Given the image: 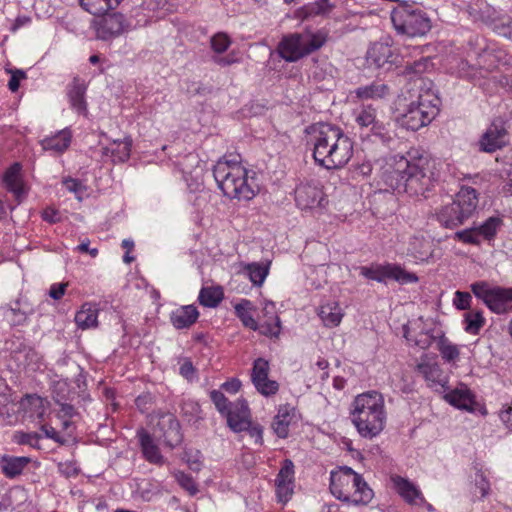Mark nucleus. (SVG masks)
<instances>
[{
    "label": "nucleus",
    "instance_id": "obj_1",
    "mask_svg": "<svg viewBox=\"0 0 512 512\" xmlns=\"http://www.w3.org/2000/svg\"><path fill=\"white\" fill-rule=\"evenodd\" d=\"M439 163L429 155L411 150L407 156L396 155L389 164L386 182L391 188L410 196H425L438 181Z\"/></svg>",
    "mask_w": 512,
    "mask_h": 512
},
{
    "label": "nucleus",
    "instance_id": "obj_2",
    "mask_svg": "<svg viewBox=\"0 0 512 512\" xmlns=\"http://www.w3.org/2000/svg\"><path fill=\"white\" fill-rule=\"evenodd\" d=\"M317 164L331 170L345 166L353 155V143L338 126L318 123L307 129Z\"/></svg>",
    "mask_w": 512,
    "mask_h": 512
},
{
    "label": "nucleus",
    "instance_id": "obj_3",
    "mask_svg": "<svg viewBox=\"0 0 512 512\" xmlns=\"http://www.w3.org/2000/svg\"><path fill=\"white\" fill-rule=\"evenodd\" d=\"M350 416L361 437H377L384 430L387 420L383 395L377 391L357 395L352 403Z\"/></svg>",
    "mask_w": 512,
    "mask_h": 512
},
{
    "label": "nucleus",
    "instance_id": "obj_4",
    "mask_svg": "<svg viewBox=\"0 0 512 512\" xmlns=\"http://www.w3.org/2000/svg\"><path fill=\"white\" fill-rule=\"evenodd\" d=\"M213 176L218 188L230 199L251 200L256 195L248 182V170L236 158L220 159L214 165Z\"/></svg>",
    "mask_w": 512,
    "mask_h": 512
},
{
    "label": "nucleus",
    "instance_id": "obj_5",
    "mask_svg": "<svg viewBox=\"0 0 512 512\" xmlns=\"http://www.w3.org/2000/svg\"><path fill=\"white\" fill-rule=\"evenodd\" d=\"M330 491L340 501L353 505H367L374 495L362 475L348 466L331 473Z\"/></svg>",
    "mask_w": 512,
    "mask_h": 512
},
{
    "label": "nucleus",
    "instance_id": "obj_6",
    "mask_svg": "<svg viewBox=\"0 0 512 512\" xmlns=\"http://www.w3.org/2000/svg\"><path fill=\"white\" fill-rule=\"evenodd\" d=\"M326 41L327 33L323 30L291 33L283 36L278 44L277 52L285 61L296 62L319 50Z\"/></svg>",
    "mask_w": 512,
    "mask_h": 512
},
{
    "label": "nucleus",
    "instance_id": "obj_7",
    "mask_svg": "<svg viewBox=\"0 0 512 512\" xmlns=\"http://www.w3.org/2000/svg\"><path fill=\"white\" fill-rule=\"evenodd\" d=\"M439 105L440 99L430 91L419 93L416 100L406 105L399 116V122L407 130L418 131L438 115Z\"/></svg>",
    "mask_w": 512,
    "mask_h": 512
},
{
    "label": "nucleus",
    "instance_id": "obj_8",
    "mask_svg": "<svg viewBox=\"0 0 512 512\" xmlns=\"http://www.w3.org/2000/svg\"><path fill=\"white\" fill-rule=\"evenodd\" d=\"M391 21L399 34L423 36L431 29V20L420 8L402 1L391 12Z\"/></svg>",
    "mask_w": 512,
    "mask_h": 512
},
{
    "label": "nucleus",
    "instance_id": "obj_9",
    "mask_svg": "<svg viewBox=\"0 0 512 512\" xmlns=\"http://www.w3.org/2000/svg\"><path fill=\"white\" fill-rule=\"evenodd\" d=\"M471 292L493 313H512V287L492 285L481 280L470 285Z\"/></svg>",
    "mask_w": 512,
    "mask_h": 512
},
{
    "label": "nucleus",
    "instance_id": "obj_10",
    "mask_svg": "<svg viewBox=\"0 0 512 512\" xmlns=\"http://www.w3.org/2000/svg\"><path fill=\"white\" fill-rule=\"evenodd\" d=\"M360 274L367 279L377 282H386L389 279L395 280L400 284L416 283L418 276L413 272H408L398 264H377L371 266H363Z\"/></svg>",
    "mask_w": 512,
    "mask_h": 512
},
{
    "label": "nucleus",
    "instance_id": "obj_11",
    "mask_svg": "<svg viewBox=\"0 0 512 512\" xmlns=\"http://www.w3.org/2000/svg\"><path fill=\"white\" fill-rule=\"evenodd\" d=\"M355 122L362 130H367V137H374L382 143H389L392 140L389 129L377 119V111L371 105H363L354 113Z\"/></svg>",
    "mask_w": 512,
    "mask_h": 512
},
{
    "label": "nucleus",
    "instance_id": "obj_12",
    "mask_svg": "<svg viewBox=\"0 0 512 512\" xmlns=\"http://www.w3.org/2000/svg\"><path fill=\"white\" fill-rule=\"evenodd\" d=\"M366 63L369 67L388 71L401 63L399 54L386 42H375L367 50Z\"/></svg>",
    "mask_w": 512,
    "mask_h": 512
},
{
    "label": "nucleus",
    "instance_id": "obj_13",
    "mask_svg": "<svg viewBox=\"0 0 512 512\" xmlns=\"http://www.w3.org/2000/svg\"><path fill=\"white\" fill-rule=\"evenodd\" d=\"M94 21V29L98 39L107 41L120 36L128 28V23L123 14L104 13Z\"/></svg>",
    "mask_w": 512,
    "mask_h": 512
},
{
    "label": "nucleus",
    "instance_id": "obj_14",
    "mask_svg": "<svg viewBox=\"0 0 512 512\" xmlns=\"http://www.w3.org/2000/svg\"><path fill=\"white\" fill-rule=\"evenodd\" d=\"M270 365L264 358H257L253 362L251 381L257 392L265 397L273 396L279 391V383L268 378Z\"/></svg>",
    "mask_w": 512,
    "mask_h": 512
},
{
    "label": "nucleus",
    "instance_id": "obj_15",
    "mask_svg": "<svg viewBox=\"0 0 512 512\" xmlns=\"http://www.w3.org/2000/svg\"><path fill=\"white\" fill-rule=\"evenodd\" d=\"M294 463L290 459H285L276 476V496L278 502L286 504L294 493Z\"/></svg>",
    "mask_w": 512,
    "mask_h": 512
},
{
    "label": "nucleus",
    "instance_id": "obj_16",
    "mask_svg": "<svg viewBox=\"0 0 512 512\" xmlns=\"http://www.w3.org/2000/svg\"><path fill=\"white\" fill-rule=\"evenodd\" d=\"M324 193L315 183H301L295 189V201L300 209H313L323 206Z\"/></svg>",
    "mask_w": 512,
    "mask_h": 512
},
{
    "label": "nucleus",
    "instance_id": "obj_17",
    "mask_svg": "<svg viewBox=\"0 0 512 512\" xmlns=\"http://www.w3.org/2000/svg\"><path fill=\"white\" fill-rule=\"evenodd\" d=\"M224 417L227 419V424L232 431L239 433L246 430L251 422V412L247 401L237 399Z\"/></svg>",
    "mask_w": 512,
    "mask_h": 512
},
{
    "label": "nucleus",
    "instance_id": "obj_18",
    "mask_svg": "<svg viewBox=\"0 0 512 512\" xmlns=\"http://www.w3.org/2000/svg\"><path fill=\"white\" fill-rule=\"evenodd\" d=\"M507 130L503 125L493 122L479 140L480 151L493 153L507 144Z\"/></svg>",
    "mask_w": 512,
    "mask_h": 512
},
{
    "label": "nucleus",
    "instance_id": "obj_19",
    "mask_svg": "<svg viewBox=\"0 0 512 512\" xmlns=\"http://www.w3.org/2000/svg\"><path fill=\"white\" fill-rule=\"evenodd\" d=\"M86 90V84L78 77H75L67 87V97L70 108L83 117H87L89 114L88 105L85 99Z\"/></svg>",
    "mask_w": 512,
    "mask_h": 512
},
{
    "label": "nucleus",
    "instance_id": "obj_20",
    "mask_svg": "<svg viewBox=\"0 0 512 512\" xmlns=\"http://www.w3.org/2000/svg\"><path fill=\"white\" fill-rule=\"evenodd\" d=\"M6 189L13 194L15 200L21 203L27 196L28 189L21 176V166L13 164L7 169L3 178Z\"/></svg>",
    "mask_w": 512,
    "mask_h": 512
},
{
    "label": "nucleus",
    "instance_id": "obj_21",
    "mask_svg": "<svg viewBox=\"0 0 512 512\" xmlns=\"http://www.w3.org/2000/svg\"><path fill=\"white\" fill-rule=\"evenodd\" d=\"M34 313L33 307L22 298L16 299L4 308V316L12 326H22L28 321V317Z\"/></svg>",
    "mask_w": 512,
    "mask_h": 512
},
{
    "label": "nucleus",
    "instance_id": "obj_22",
    "mask_svg": "<svg viewBox=\"0 0 512 512\" xmlns=\"http://www.w3.org/2000/svg\"><path fill=\"white\" fill-rule=\"evenodd\" d=\"M137 438L145 460L151 464L163 465L165 459L161 454L159 447L154 442L152 436L144 428H140L137 431Z\"/></svg>",
    "mask_w": 512,
    "mask_h": 512
},
{
    "label": "nucleus",
    "instance_id": "obj_23",
    "mask_svg": "<svg viewBox=\"0 0 512 512\" xmlns=\"http://www.w3.org/2000/svg\"><path fill=\"white\" fill-rule=\"evenodd\" d=\"M71 141V130L69 128H64L60 131H57L53 135L44 137L42 140H40V145L45 151L62 154L69 148Z\"/></svg>",
    "mask_w": 512,
    "mask_h": 512
},
{
    "label": "nucleus",
    "instance_id": "obj_24",
    "mask_svg": "<svg viewBox=\"0 0 512 512\" xmlns=\"http://www.w3.org/2000/svg\"><path fill=\"white\" fill-rule=\"evenodd\" d=\"M417 370L425 378L429 387L445 390L447 378L438 363L422 362L417 365Z\"/></svg>",
    "mask_w": 512,
    "mask_h": 512
},
{
    "label": "nucleus",
    "instance_id": "obj_25",
    "mask_svg": "<svg viewBox=\"0 0 512 512\" xmlns=\"http://www.w3.org/2000/svg\"><path fill=\"white\" fill-rule=\"evenodd\" d=\"M295 416V408L289 404H282L278 407L277 414L272 422L274 433L282 439L288 437L289 426Z\"/></svg>",
    "mask_w": 512,
    "mask_h": 512
},
{
    "label": "nucleus",
    "instance_id": "obj_26",
    "mask_svg": "<svg viewBox=\"0 0 512 512\" xmlns=\"http://www.w3.org/2000/svg\"><path fill=\"white\" fill-rule=\"evenodd\" d=\"M394 486L399 495L411 505H421L425 503V499L421 491L409 480L395 476L392 478Z\"/></svg>",
    "mask_w": 512,
    "mask_h": 512
},
{
    "label": "nucleus",
    "instance_id": "obj_27",
    "mask_svg": "<svg viewBox=\"0 0 512 512\" xmlns=\"http://www.w3.org/2000/svg\"><path fill=\"white\" fill-rule=\"evenodd\" d=\"M453 202L459 204L460 213L466 219L470 218L475 212L478 205L477 191L468 186H462L460 191L456 194Z\"/></svg>",
    "mask_w": 512,
    "mask_h": 512
},
{
    "label": "nucleus",
    "instance_id": "obj_28",
    "mask_svg": "<svg viewBox=\"0 0 512 512\" xmlns=\"http://www.w3.org/2000/svg\"><path fill=\"white\" fill-rule=\"evenodd\" d=\"M444 399L459 409L467 411L474 410V395L465 385H461L460 387L446 393Z\"/></svg>",
    "mask_w": 512,
    "mask_h": 512
},
{
    "label": "nucleus",
    "instance_id": "obj_29",
    "mask_svg": "<svg viewBox=\"0 0 512 512\" xmlns=\"http://www.w3.org/2000/svg\"><path fill=\"white\" fill-rule=\"evenodd\" d=\"M199 317V311L194 305L181 306L170 314V321L176 329L192 326Z\"/></svg>",
    "mask_w": 512,
    "mask_h": 512
},
{
    "label": "nucleus",
    "instance_id": "obj_30",
    "mask_svg": "<svg viewBox=\"0 0 512 512\" xmlns=\"http://www.w3.org/2000/svg\"><path fill=\"white\" fill-rule=\"evenodd\" d=\"M459 204H455L453 201L450 204L443 206L437 213V219L441 226L449 229L456 228L462 225L466 219L465 216L461 215V211L458 208Z\"/></svg>",
    "mask_w": 512,
    "mask_h": 512
},
{
    "label": "nucleus",
    "instance_id": "obj_31",
    "mask_svg": "<svg viewBox=\"0 0 512 512\" xmlns=\"http://www.w3.org/2000/svg\"><path fill=\"white\" fill-rule=\"evenodd\" d=\"M132 139L126 137L123 140H114L103 149V155L110 157L113 163L126 162L131 153Z\"/></svg>",
    "mask_w": 512,
    "mask_h": 512
},
{
    "label": "nucleus",
    "instance_id": "obj_32",
    "mask_svg": "<svg viewBox=\"0 0 512 512\" xmlns=\"http://www.w3.org/2000/svg\"><path fill=\"white\" fill-rule=\"evenodd\" d=\"M354 94L360 100H381L390 94V87L381 81H373L356 88Z\"/></svg>",
    "mask_w": 512,
    "mask_h": 512
},
{
    "label": "nucleus",
    "instance_id": "obj_33",
    "mask_svg": "<svg viewBox=\"0 0 512 512\" xmlns=\"http://www.w3.org/2000/svg\"><path fill=\"white\" fill-rule=\"evenodd\" d=\"M333 7L329 0H317L295 10L294 17L303 21L316 16H325L331 12Z\"/></svg>",
    "mask_w": 512,
    "mask_h": 512
},
{
    "label": "nucleus",
    "instance_id": "obj_34",
    "mask_svg": "<svg viewBox=\"0 0 512 512\" xmlns=\"http://www.w3.org/2000/svg\"><path fill=\"white\" fill-rule=\"evenodd\" d=\"M31 462L29 457L4 455L0 458L1 472L9 479L19 476Z\"/></svg>",
    "mask_w": 512,
    "mask_h": 512
},
{
    "label": "nucleus",
    "instance_id": "obj_35",
    "mask_svg": "<svg viewBox=\"0 0 512 512\" xmlns=\"http://www.w3.org/2000/svg\"><path fill=\"white\" fill-rule=\"evenodd\" d=\"M318 315L327 327H336L343 318V312L338 302L329 301L319 307Z\"/></svg>",
    "mask_w": 512,
    "mask_h": 512
},
{
    "label": "nucleus",
    "instance_id": "obj_36",
    "mask_svg": "<svg viewBox=\"0 0 512 512\" xmlns=\"http://www.w3.org/2000/svg\"><path fill=\"white\" fill-rule=\"evenodd\" d=\"M75 323L82 330L98 325V309L96 305L85 303L75 315Z\"/></svg>",
    "mask_w": 512,
    "mask_h": 512
},
{
    "label": "nucleus",
    "instance_id": "obj_37",
    "mask_svg": "<svg viewBox=\"0 0 512 512\" xmlns=\"http://www.w3.org/2000/svg\"><path fill=\"white\" fill-rule=\"evenodd\" d=\"M21 409L32 418L43 419L45 415L44 399L36 394H27L20 401Z\"/></svg>",
    "mask_w": 512,
    "mask_h": 512
},
{
    "label": "nucleus",
    "instance_id": "obj_38",
    "mask_svg": "<svg viewBox=\"0 0 512 512\" xmlns=\"http://www.w3.org/2000/svg\"><path fill=\"white\" fill-rule=\"evenodd\" d=\"M431 243L423 237L414 236L409 241L408 254L417 261H428L432 257Z\"/></svg>",
    "mask_w": 512,
    "mask_h": 512
},
{
    "label": "nucleus",
    "instance_id": "obj_39",
    "mask_svg": "<svg viewBox=\"0 0 512 512\" xmlns=\"http://www.w3.org/2000/svg\"><path fill=\"white\" fill-rule=\"evenodd\" d=\"M437 349L446 363H454L459 359L460 350L453 344L443 332L438 335Z\"/></svg>",
    "mask_w": 512,
    "mask_h": 512
},
{
    "label": "nucleus",
    "instance_id": "obj_40",
    "mask_svg": "<svg viewBox=\"0 0 512 512\" xmlns=\"http://www.w3.org/2000/svg\"><path fill=\"white\" fill-rule=\"evenodd\" d=\"M123 0H80V6L92 15L116 9Z\"/></svg>",
    "mask_w": 512,
    "mask_h": 512
},
{
    "label": "nucleus",
    "instance_id": "obj_41",
    "mask_svg": "<svg viewBox=\"0 0 512 512\" xmlns=\"http://www.w3.org/2000/svg\"><path fill=\"white\" fill-rule=\"evenodd\" d=\"M224 298L223 289L220 286L203 287L198 295L199 303L204 307H217Z\"/></svg>",
    "mask_w": 512,
    "mask_h": 512
},
{
    "label": "nucleus",
    "instance_id": "obj_42",
    "mask_svg": "<svg viewBox=\"0 0 512 512\" xmlns=\"http://www.w3.org/2000/svg\"><path fill=\"white\" fill-rule=\"evenodd\" d=\"M252 308L253 307H252L251 301H249L247 299L241 300L234 307L235 313H236L237 317L240 319V321L242 322V324L245 327H247L253 331H257L259 328V324L254 319V317L251 313Z\"/></svg>",
    "mask_w": 512,
    "mask_h": 512
},
{
    "label": "nucleus",
    "instance_id": "obj_43",
    "mask_svg": "<svg viewBox=\"0 0 512 512\" xmlns=\"http://www.w3.org/2000/svg\"><path fill=\"white\" fill-rule=\"evenodd\" d=\"M485 323L486 320L481 310H470L463 316L464 330L472 335H477Z\"/></svg>",
    "mask_w": 512,
    "mask_h": 512
},
{
    "label": "nucleus",
    "instance_id": "obj_44",
    "mask_svg": "<svg viewBox=\"0 0 512 512\" xmlns=\"http://www.w3.org/2000/svg\"><path fill=\"white\" fill-rule=\"evenodd\" d=\"M168 430L164 432V442L170 448L178 446L182 442L179 421L174 417L168 419Z\"/></svg>",
    "mask_w": 512,
    "mask_h": 512
},
{
    "label": "nucleus",
    "instance_id": "obj_45",
    "mask_svg": "<svg viewBox=\"0 0 512 512\" xmlns=\"http://www.w3.org/2000/svg\"><path fill=\"white\" fill-rule=\"evenodd\" d=\"M502 225V220L499 217H489L484 223L477 226L480 239L492 240L497 234L498 229Z\"/></svg>",
    "mask_w": 512,
    "mask_h": 512
},
{
    "label": "nucleus",
    "instance_id": "obj_46",
    "mask_svg": "<svg viewBox=\"0 0 512 512\" xmlns=\"http://www.w3.org/2000/svg\"><path fill=\"white\" fill-rule=\"evenodd\" d=\"M41 435L37 432L16 431L12 436V441L18 445H28L31 448L39 449Z\"/></svg>",
    "mask_w": 512,
    "mask_h": 512
},
{
    "label": "nucleus",
    "instance_id": "obj_47",
    "mask_svg": "<svg viewBox=\"0 0 512 512\" xmlns=\"http://www.w3.org/2000/svg\"><path fill=\"white\" fill-rule=\"evenodd\" d=\"M260 334L267 337H279L281 333V321L280 318L275 315L274 318L266 320L263 324L259 325L258 330Z\"/></svg>",
    "mask_w": 512,
    "mask_h": 512
},
{
    "label": "nucleus",
    "instance_id": "obj_48",
    "mask_svg": "<svg viewBox=\"0 0 512 512\" xmlns=\"http://www.w3.org/2000/svg\"><path fill=\"white\" fill-rule=\"evenodd\" d=\"M247 272L254 285L261 286L268 275V268L259 263L247 265Z\"/></svg>",
    "mask_w": 512,
    "mask_h": 512
},
{
    "label": "nucleus",
    "instance_id": "obj_49",
    "mask_svg": "<svg viewBox=\"0 0 512 512\" xmlns=\"http://www.w3.org/2000/svg\"><path fill=\"white\" fill-rule=\"evenodd\" d=\"M210 399L215 405L217 411L223 416L233 405V402H230L227 397L219 390H212L210 392Z\"/></svg>",
    "mask_w": 512,
    "mask_h": 512
},
{
    "label": "nucleus",
    "instance_id": "obj_50",
    "mask_svg": "<svg viewBox=\"0 0 512 512\" xmlns=\"http://www.w3.org/2000/svg\"><path fill=\"white\" fill-rule=\"evenodd\" d=\"M174 476L177 483L190 495H195L198 492V486L191 475L182 471H177Z\"/></svg>",
    "mask_w": 512,
    "mask_h": 512
},
{
    "label": "nucleus",
    "instance_id": "obj_51",
    "mask_svg": "<svg viewBox=\"0 0 512 512\" xmlns=\"http://www.w3.org/2000/svg\"><path fill=\"white\" fill-rule=\"evenodd\" d=\"M455 238L466 244L479 245L481 242L477 227H472L455 233Z\"/></svg>",
    "mask_w": 512,
    "mask_h": 512
},
{
    "label": "nucleus",
    "instance_id": "obj_52",
    "mask_svg": "<svg viewBox=\"0 0 512 512\" xmlns=\"http://www.w3.org/2000/svg\"><path fill=\"white\" fill-rule=\"evenodd\" d=\"M230 44L231 40L225 33H217L211 38V48L218 54L225 52Z\"/></svg>",
    "mask_w": 512,
    "mask_h": 512
},
{
    "label": "nucleus",
    "instance_id": "obj_53",
    "mask_svg": "<svg viewBox=\"0 0 512 512\" xmlns=\"http://www.w3.org/2000/svg\"><path fill=\"white\" fill-rule=\"evenodd\" d=\"M472 296L469 292L456 291L453 298V305L458 310H469L471 308Z\"/></svg>",
    "mask_w": 512,
    "mask_h": 512
},
{
    "label": "nucleus",
    "instance_id": "obj_54",
    "mask_svg": "<svg viewBox=\"0 0 512 512\" xmlns=\"http://www.w3.org/2000/svg\"><path fill=\"white\" fill-rule=\"evenodd\" d=\"M183 459L187 462L190 469H192L194 471L200 470V468L202 466V462H201V453L199 450H192V449L185 450L183 453Z\"/></svg>",
    "mask_w": 512,
    "mask_h": 512
},
{
    "label": "nucleus",
    "instance_id": "obj_55",
    "mask_svg": "<svg viewBox=\"0 0 512 512\" xmlns=\"http://www.w3.org/2000/svg\"><path fill=\"white\" fill-rule=\"evenodd\" d=\"M475 486L480 491L481 498L486 497L490 492V483L482 469L476 470Z\"/></svg>",
    "mask_w": 512,
    "mask_h": 512
},
{
    "label": "nucleus",
    "instance_id": "obj_56",
    "mask_svg": "<svg viewBox=\"0 0 512 512\" xmlns=\"http://www.w3.org/2000/svg\"><path fill=\"white\" fill-rule=\"evenodd\" d=\"M429 66V59L422 57L413 63H407L405 66V72L408 74H422L429 68Z\"/></svg>",
    "mask_w": 512,
    "mask_h": 512
},
{
    "label": "nucleus",
    "instance_id": "obj_57",
    "mask_svg": "<svg viewBox=\"0 0 512 512\" xmlns=\"http://www.w3.org/2000/svg\"><path fill=\"white\" fill-rule=\"evenodd\" d=\"M153 403L154 396L149 392L142 393L135 399V405L142 413L149 411Z\"/></svg>",
    "mask_w": 512,
    "mask_h": 512
},
{
    "label": "nucleus",
    "instance_id": "obj_58",
    "mask_svg": "<svg viewBox=\"0 0 512 512\" xmlns=\"http://www.w3.org/2000/svg\"><path fill=\"white\" fill-rule=\"evenodd\" d=\"M251 438H254L255 443L258 445H263V427L258 423H253L252 421L249 423V427L246 430Z\"/></svg>",
    "mask_w": 512,
    "mask_h": 512
},
{
    "label": "nucleus",
    "instance_id": "obj_59",
    "mask_svg": "<svg viewBox=\"0 0 512 512\" xmlns=\"http://www.w3.org/2000/svg\"><path fill=\"white\" fill-rule=\"evenodd\" d=\"M499 418L502 423L512 431V402L502 407L499 411Z\"/></svg>",
    "mask_w": 512,
    "mask_h": 512
},
{
    "label": "nucleus",
    "instance_id": "obj_60",
    "mask_svg": "<svg viewBox=\"0 0 512 512\" xmlns=\"http://www.w3.org/2000/svg\"><path fill=\"white\" fill-rule=\"evenodd\" d=\"M26 78V74L22 70H15L12 72L11 78L8 82V88L12 92H16L19 89L20 81Z\"/></svg>",
    "mask_w": 512,
    "mask_h": 512
},
{
    "label": "nucleus",
    "instance_id": "obj_61",
    "mask_svg": "<svg viewBox=\"0 0 512 512\" xmlns=\"http://www.w3.org/2000/svg\"><path fill=\"white\" fill-rule=\"evenodd\" d=\"M64 187L70 191L75 193L76 195H79L83 192V185L82 183L74 178L68 177L63 180Z\"/></svg>",
    "mask_w": 512,
    "mask_h": 512
},
{
    "label": "nucleus",
    "instance_id": "obj_62",
    "mask_svg": "<svg viewBox=\"0 0 512 512\" xmlns=\"http://www.w3.org/2000/svg\"><path fill=\"white\" fill-rule=\"evenodd\" d=\"M179 373L181 376L186 378L187 380H192L195 377V368L189 359H185L179 368Z\"/></svg>",
    "mask_w": 512,
    "mask_h": 512
},
{
    "label": "nucleus",
    "instance_id": "obj_63",
    "mask_svg": "<svg viewBox=\"0 0 512 512\" xmlns=\"http://www.w3.org/2000/svg\"><path fill=\"white\" fill-rule=\"evenodd\" d=\"M438 335H433L429 333L420 334V338L415 341V345L419 346L422 349L429 348L434 341L437 342Z\"/></svg>",
    "mask_w": 512,
    "mask_h": 512
},
{
    "label": "nucleus",
    "instance_id": "obj_64",
    "mask_svg": "<svg viewBox=\"0 0 512 512\" xmlns=\"http://www.w3.org/2000/svg\"><path fill=\"white\" fill-rule=\"evenodd\" d=\"M42 219L48 223H57L61 220V216L58 210L47 207L42 212Z\"/></svg>",
    "mask_w": 512,
    "mask_h": 512
}]
</instances>
